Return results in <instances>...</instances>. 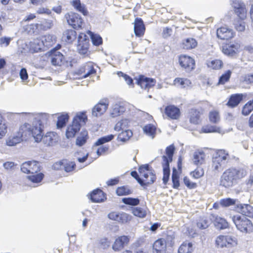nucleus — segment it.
Listing matches in <instances>:
<instances>
[{"mask_svg":"<svg viewBox=\"0 0 253 253\" xmlns=\"http://www.w3.org/2000/svg\"><path fill=\"white\" fill-rule=\"evenodd\" d=\"M216 34L219 39L228 40L234 37V33L231 29L221 27L217 30Z\"/></svg>","mask_w":253,"mask_h":253,"instance_id":"19","label":"nucleus"},{"mask_svg":"<svg viewBox=\"0 0 253 253\" xmlns=\"http://www.w3.org/2000/svg\"><path fill=\"white\" fill-rule=\"evenodd\" d=\"M224 164L219 162H216L214 159L212 158V167L214 170L219 171L222 169V165Z\"/></svg>","mask_w":253,"mask_h":253,"instance_id":"63","label":"nucleus"},{"mask_svg":"<svg viewBox=\"0 0 253 253\" xmlns=\"http://www.w3.org/2000/svg\"><path fill=\"white\" fill-rule=\"evenodd\" d=\"M12 38L10 37H3L0 38V46L1 47H6L9 44Z\"/></svg>","mask_w":253,"mask_h":253,"instance_id":"60","label":"nucleus"},{"mask_svg":"<svg viewBox=\"0 0 253 253\" xmlns=\"http://www.w3.org/2000/svg\"><path fill=\"white\" fill-rule=\"evenodd\" d=\"M130 175L136 179L137 182L143 187L148 186L149 185V184L147 183V181L145 180V178H142L139 177L138 173L136 171H132L130 172Z\"/></svg>","mask_w":253,"mask_h":253,"instance_id":"46","label":"nucleus"},{"mask_svg":"<svg viewBox=\"0 0 253 253\" xmlns=\"http://www.w3.org/2000/svg\"><path fill=\"white\" fill-rule=\"evenodd\" d=\"M29 164V168L32 174L37 173L41 170L40 163L36 161H28Z\"/></svg>","mask_w":253,"mask_h":253,"instance_id":"41","label":"nucleus"},{"mask_svg":"<svg viewBox=\"0 0 253 253\" xmlns=\"http://www.w3.org/2000/svg\"><path fill=\"white\" fill-rule=\"evenodd\" d=\"M89 39L84 33H81L78 37L77 50L80 54L87 55L88 51Z\"/></svg>","mask_w":253,"mask_h":253,"instance_id":"10","label":"nucleus"},{"mask_svg":"<svg viewBox=\"0 0 253 253\" xmlns=\"http://www.w3.org/2000/svg\"><path fill=\"white\" fill-rule=\"evenodd\" d=\"M179 63L181 67L189 72L194 69L195 61L189 56L181 55L179 57Z\"/></svg>","mask_w":253,"mask_h":253,"instance_id":"13","label":"nucleus"},{"mask_svg":"<svg viewBox=\"0 0 253 253\" xmlns=\"http://www.w3.org/2000/svg\"><path fill=\"white\" fill-rule=\"evenodd\" d=\"M232 219L237 229L240 232L245 234L253 232V224L246 216L237 214L233 216Z\"/></svg>","mask_w":253,"mask_h":253,"instance_id":"6","label":"nucleus"},{"mask_svg":"<svg viewBox=\"0 0 253 253\" xmlns=\"http://www.w3.org/2000/svg\"><path fill=\"white\" fill-rule=\"evenodd\" d=\"M145 26L143 20L140 18H136L134 22V32L137 37L143 35L145 31Z\"/></svg>","mask_w":253,"mask_h":253,"instance_id":"22","label":"nucleus"},{"mask_svg":"<svg viewBox=\"0 0 253 253\" xmlns=\"http://www.w3.org/2000/svg\"><path fill=\"white\" fill-rule=\"evenodd\" d=\"M116 192L117 195L121 196L130 195L132 193V191L128 186H122L118 187L116 189Z\"/></svg>","mask_w":253,"mask_h":253,"instance_id":"38","label":"nucleus"},{"mask_svg":"<svg viewBox=\"0 0 253 253\" xmlns=\"http://www.w3.org/2000/svg\"><path fill=\"white\" fill-rule=\"evenodd\" d=\"M171 178L173 184L172 187L174 189H178L180 185L179 181V175L175 168H173L172 169Z\"/></svg>","mask_w":253,"mask_h":253,"instance_id":"43","label":"nucleus"},{"mask_svg":"<svg viewBox=\"0 0 253 253\" xmlns=\"http://www.w3.org/2000/svg\"><path fill=\"white\" fill-rule=\"evenodd\" d=\"M52 26V24L50 20H44L40 23H36L31 25V29L33 30L34 33H38L40 31H46L50 29Z\"/></svg>","mask_w":253,"mask_h":253,"instance_id":"15","label":"nucleus"},{"mask_svg":"<svg viewBox=\"0 0 253 253\" xmlns=\"http://www.w3.org/2000/svg\"><path fill=\"white\" fill-rule=\"evenodd\" d=\"M232 6L234 12L240 19H244L246 17L247 10L245 4L240 0H232Z\"/></svg>","mask_w":253,"mask_h":253,"instance_id":"12","label":"nucleus"},{"mask_svg":"<svg viewBox=\"0 0 253 253\" xmlns=\"http://www.w3.org/2000/svg\"><path fill=\"white\" fill-rule=\"evenodd\" d=\"M132 135V132L129 129L122 131V132L118 134V140L126 142L128 140Z\"/></svg>","mask_w":253,"mask_h":253,"instance_id":"37","label":"nucleus"},{"mask_svg":"<svg viewBox=\"0 0 253 253\" xmlns=\"http://www.w3.org/2000/svg\"><path fill=\"white\" fill-rule=\"evenodd\" d=\"M143 131L147 135L153 138L156 134V128L152 124H148L143 128Z\"/></svg>","mask_w":253,"mask_h":253,"instance_id":"36","label":"nucleus"},{"mask_svg":"<svg viewBox=\"0 0 253 253\" xmlns=\"http://www.w3.org/2000/svg\"><path fill=\"white\" fill-rule=\"evenodd\" d=\"M122 202L126 205L135 206L139 204L140 200L138 198L128 197L123 198Z\"/></svg>","mask_w":253,"mask_h":253,"instance_id":"49","label":"nucleus"},{"mask_svg":"<svg viewBox=\"0 0 253 253\" xmlns=\"http://www.w3.org/2000/svg\"><path fill=\"white\" fill-rule=\"evenodd\" d=\"M71 3L73 6L77 11L82 13L84 16L88 15V12L85 4L82 3L80 0H73Z\"/></svg>","mask_w":253,"mask_h":253,"instance_id":"27","label":"nucleus"},{"mask_svg":"<svg viewBox=\"0 0 253 253\" xmlns=\"http://www.w3.org/2000/svg\"><path fill=\"white\" fill-rule=\"evenodd\" d=\"M110 242L106 238H102L99 241V246L101 248L106 249L110 246Z\"/></svg>","mask_w":253,"mask_h":253,"instance_id":"64","label":"nucleus"},{"mask_svg":"<svg viewBox=\"0 0 253 253\" xmlns=\"http://www.w3.org/2000/svg\"><path fill=\"white\" fill-rule=\"evenodd\" d=\"M247 171L243 169L230 168L226 169L220 178V185L230 188L236 184L237 181L247 175Z\"/></svg>","mask_w":253,"mask_h":253,"instance_id":"3","label":"nucleus"},{"mask_svg":"<svg viewBox=\"0 0 253 253\" xmlns=\"http://www.w3.org/2000/svg\"><path fill=\"white\" fill-rule=\"evenodd\" d=\"M209 119L213 123L215 124L218 122L220 119L218 112L215 111L210 112Z\"/></svg>","mask_w":253,"mask_h":253,"instance_id":"57","label":"nucleus"},{"mask_svg":"<svg viewBox=\"0 0 253 253\" xmlns=\"http://www.w3.org/2000/svg\"><path fill=\"white\" fill-rule=\"evenodd\" d=\"M7 132V126L5 121H2V116H0V138L5 135Z\"/></svg>","mask_w":253,"mask_h":253,"instance_id":"55","label":"nucleus"},{"mask_svg":"<svg viewBox=\"0 0 253 253\" xmlns=\"http://www.w3.org/2000/svg\"><path fill=\"white\" fill-rule=\"evenodd\" d=\"M229 158V155L224 150H218L214 155L213 159L216 162L218 161L221 163L225 164V161Z\"/></svg>","mask_w":253,"mask_h":253,"instance_id":"28","label":"nucleus"},{"mask_svg":"<svg viewBox=\"0 0 253 253\" xmlns=\"http://www.w3.org/2000/svg\"><path fill=\"white\" fill-rule=\"evenodd\" d=\"M129 241V238L127 236H122L116 239L112 246V249L115 251H119L123 249Z\"/></svg>","mask_w":253,"mask_h":253,"instance_id":"18","label":"nucleus"},{"mask_svg":"<svg viewBox=\"0 0 253 253\" xmlns=\"http://www.w3.org/2000/svg\"><path fill=\"white\" fill-rule=\"evenodd\" d=\"M174 150V146L173 144H171L166 148V153L167 156L164 155L162 156L163 181L165 184H166L169 180L170 175L169 163L172 161Z\"/></svg>","mask_w":253,"mask_h":253,"instance_id":"5","label":"nucleus"},{"mask_svg":"<svg viewBox=\"0 0 253 253\" xmlns=\"http://www.w3.org/2000/svg\"><path fill=\"white\" fill-rule=\"evenodd\" d=\"M118 75L119 77H123L124 79L126 81V84L129 85L133 84V81L132 79L126 74H124L122 72H119Z\"/></svg>","mask_w":253,"mask_h":253,"instance_id":"59","label":"nucleus"},{"mask_svg":"<svg viewBox=\"0 0 253 253\" xmlns=\"http://www.w3.org/2000/svg\"><path fill=\"white\" fill-rule=\"evenodd\" d=\"M193 251L191 243L184 242L179 248L178 253H191Z\"/></svg>","mask_w":253,"mask_h":253,"instance_id":"39","label":"nucleus"},{"mask_svg":"<svg viewBox=\"0 0 253 253\" xmlns=\"http://www.w3.org/2000/svg\"><path fill=\"white\" fill-rule=\"evenodd\" d=\"M88 138L87 131L85 129H83L76 138V145L79 147L83 146L86 143Z\"/></svg>","mask_w":253,"mask_h":253,"instance_id":"26","label":"nucleus"},{"mask_svg":"<svg viewBox=\"0 0 253 253\" xmlns=\"http://www.w3.org/2000/svg\"><path fill=\"white\" fill-rule=\"evenodd\" d=\"M167 241L163 238L156 240L153 245V253H163L166 248Z\"/></svg>","mask_w":253,"mask_h":253,"instance_id":"23","label":"nucleus"},{"mask_svg":"<svg viewBox=\"0 0 253 253\" xmlns=\"http://www.w3.org/2000/svg\"><path fill=\"white\" fill-rule=\"evenodd\" d=\"M56 42V38L51 35H46L40 37L34 40V44L37 45L36 47L38 50H44L45 47L49 48L53 45Z\"/></svg>","mask_w":253,"mask_h":253,"instance_id":"8","label":"nucleus"},{"mask_svg":"<svg viewBox=\"0 0 253 253\" xmlns=\"http://www.w3.org/2000/svg\"><path fill=\"white\" fill-rule=\"evenodd\" d=\"M216 246L229 252L237 244V239L231 235H220L216 238Z\"/></svg>","mask_w":253,"mask_h":253,"instance_id":"7","label":"nucleus"},{"mask_svg":"<svg viewBox=\"0 0 253 253\" xmlns=\"http://www.w3.org/2000/svg\"><path fill=\"white\" fill-rule=\"evenodd\" d=\"M197 45L196 41L193 38H187L183 41L182 46L185 49H190L195 47Z\"/></svg>","mask_w":253,"mask_h":253,"instance_id":"31","label":"nucleus"},{"mask_svg":"<svg viewBox=\"0 0 253 253\" xmlns=\"http://www.w3.org/2000/svg\"><path fill=\"white\" fill-rule=\"evenodd\" d=\"M128 121L127 119L122 120L118 122L114 126V129L116 131H120L127 130Z\"/></svg>","mask_w":253,"mask_h":253,"instance_id":"40","label":"nucleus"},{"mask_svg":"<svg viewBox=\"0 0 253 253\" xmlns=\"http://www.w3.org/2000/svg\"><path fill=\"white\" fill-rule=\"evenodd\" d=\"M131 216L126 212H121L119 214L118 222L121 223H126L130 220Z\"/></svg>","mask_w":253,"mask_h":253,"instance_id":"53","label":"nucleus"},{"mask_svg":"<svg viewBox=\"0 0 253 253\" xmlns=\"http://www.w3.org/2000/svg\"><path fill=\"white\" fill-rule=\"evenodd\" d=\"M191 81L187 79L177 78L174 80V84L181 88H185L191 84Z\"/></svg>","mask_w":253,"mask_h":253,"instance_id":"33","label":"nucleus"},{"mask_svg":"<svg viewBox=\"0 0 253 253\" xmlns=\"http://www.w3.org/2000/svg\"><path fill=\"white\" fill-rule=\"evenodd\" d=\"M87 121V117L85 112L77 113L72 124L66 128V137L68 139L74 138L80 130L81 127L85 125Z\"/></svg>","mask_w":253,"mask_h":253,"instance_id":"4","label":"nucleus"},{"mask_svg":"<svg viewBox=\"0 0 253 253\" xmlns=\"http://www.w3.org/2000/svg\"><path fill=\"white\" fill-rule=\"evenodd\" d=\"M132 212L134 215L140 218H144L146 215V211L140 207L133 208Z\"/></svg>","mask_w":253,"mask_h":253,"instance_id":"48","label":"nucleus"},{"mask_svg":"<svg viewBox=\"0 0 253 253\" xmlns=\"http://www.w3.org/2000/svg\"><path fill=\"white\" fill-rule=\"evenodd\" d=\"M66 18L69 25L74 29H79L82 27L83 20L78 13L70 12L66 15Z\"/></svg>","mask_w":253,"mask_h":253,"instance_id":"11","label":"nucleus"},{"mask_svg":"<svg viewBox=\"0 0 253 253\" xmlns=\"http://www.w3.org/2000/svg\"><path fill=\"white\" fill-rule=\"evenodd\" d=\"M204 158V154L203 152H195L193 154V163L196 165H201Z\"/></svg>","mask_w":253,"mask_h":253,"instance_id":"42","label":"nucleus"},{"mask_svg":"<svg viewBox=\"0 0 253 253\" xmlns=\"http://www.w3.org/2000/svg\"><path fill=\"white\" fill-rule=\"evenodd\" d=\"M200 113L196 109H192L190 111V122L193 124L200 123Z\"/></svg>","mask_w":253,"mask_h":253,"instance_id":"32","label":"nucleus"},{"mask_svg":"<svg viewBox=\"0 0 253 253\" xmlns=\"http://www.w3.org/2000/svg\"><path fill=\"white\" fill-rule=\"evenodd\" d=\"M239 45L238 44H226L223 46V52L230 57H233L237 54Z\"/></svg>","mask_w":253,"mask_h":253,"instance_id":"25","label":"nucleus"},{"mask_svg":"<svg viewBox=\"0 0 253 253\" xmlns=\"http://www.w3.org/2000/svg\"><path fill=\"white\" fill-rule=\"evenodd\" d=\"M210 225V221L207 219L202 218L197 223V227L200 229L207 228Z\"/></svg>","mask_w":253,"mask_h":253,"instance_id":"56","label":"nucleus"},{"mask_svg":"<svg viewBox=\"0 0 253 253\" xmlns=\"http://www.w3.org/2000/svg\"><path fill=\"white\" fill-rule=\"evenodd\" d=\"M44 175L42 173H39L36 174L28 176V178L33 183L40 182L43 179Z\"/></svg>","mask_w":253,"mask_h":253,"instance_id":"51","label":"nucleus"},{"mask_svg":"<svg viewBox=\"0 0 253 253\" xmlns=\"http://www.w3.org/2000/svg\"><path fill=\"white\" fill-rule=\"evenodd\" d=\"M253 110V100L248 102L243 107L242 114L245 116L248 115Z\"/></svg>","mask_w":253,"mask_h":253,"instance_id":"50","label":"nucleus"},{"mask_svg":"<svg viewBox=\"0 0 253 253\" xmlns=\"http://www.w3.org/2000/svg\"><path fill=\"white\" fill-rule=\"evenodd\" d=\"M115 135L113 134H110L107 136H104L99 138L95 143L94 145L100 146L103 144L110 142L113 140L114 138Z\"/></svg>","mask_w":253,"mask_h":253,"instance_id":"45","label":"nucleus"},{"mask_svg":"<svg viewBox=\"0 0 253 253\" xmlns=\"http://www.w3.org/2000/svg\"><path fill=\"white\" fill-rule=\"evenodd\" d=\"M237 200L231 199L230 198L222 199L220 200V205L223 207H228L230 206L235 205L237 204L236 202Z\"/></svg>","mask_w":253,"mask_h":253,"instance_id":"44","label":"nucleus"},{"mask_svg":"<svg viewBox=\"0 0 253 253\" xmlns=\"http://www.w3.org/2000/svg\"><path fill=\"white\" fill-rule=\"evenodd\" d=\"M87 34L90 37L91 42L93 45L99 46L102 43V39L100 35L94 34L90 31H88Z\"/></svg>","mask_w":253,"mask_h":253,"instance_id":"35","label":"nucleus"},{"mask_svg":"<svg viewBox=\"0 0 253 253\" xmlns=\"http://www.w3.org/2000/svg\"><path fill=\"white\" fill-rule=\"evenodd\" d=\"M210 218L211 220L213 221L215 227L217 229L222 230L228 227V223L226 220L217 215L211 214Z\"/></svg>","mask_w":253,"mask_h":253,"instance_id":"16","label":"nucleus"},{"mask_svg":"<svg viewBox=\"0 0 253 253\" xmlns=\"http://www.w3.org/2000/svg\"><path fill=\"white\" fill-rule=\"evenodd\" d=\"M40 130L39 128H36V131H32V125L26 123L20 126L16 135L8 138L6 144L8 146H14L24 140H27L31 136L34 138L36 141H38L41 138Z\"/></svg>","mask_w":253,"mask_h":253,"instance_id":"2","label":"nucleus"},{"mask_svg":"<svg viewBox=\"0 0 253 253\" xmlns=\"http://www.w3.org/2000/svg\"><path fill=\"white\" fill-rule=\"evenodd\" d=\"M236 208L238 212L245 216H250L253 213V207L249 204H237Z\"/></svg>","mask_w":253,"mask_h":253,"instance_id":"21","label":"nucleus"},{"mask_svg":"<svg viewBox=\"0 0 253 253\" xmlns=\"http://www.w3.org/2000/svg\"><path fill=\"white\" fill-rule=\"evenodd\" d=\"M156 81L152 78L140 76L137 80V84L142 88L149 89L155 85Z\"/></svg>","mask_w":253,"mask_h":253,"instance_id":"17","label":"nucleus"},{"mask_svg":"<svg viewBox=\"0 0 253 253\" xmlns=\"http://www.w3.org/2000/svg\"><path fill=\"white\" fill-rule=\"evenodd\" d=\"M108 106V100L107 99L101 100L92 109V115L95 117L100 116L106 111Z\"/></svg>","mask_w":253,"mask_h":253,"instance_id":"14","label":"nucleus"},{"mask_svg":"<svg viewBox=\"0 0 253 253\" xmlns=\"http://www.w3.org/2000/svg\"><path fill=\"white\" fill-rule=\"evenodd\" d=\"M65 36L66 42L70 43L76 39V32L73 30H67L64 34Z\"/></svg>","mask_w":253,"mask_h":253,"instance_id":"47","label":"nucleus"},{"mask_svg":"<svg viewBox=\"0 0 253 253\" xmlns=\"http://www.w3.org/2000/svg\"><path fill=\"white\" fill-rule=\"evenodd\" d=\"M219 128L215 126H206L202 127V130L204 133H210L218 131Z\"/></svg>","mask_w":253,"mask_h":253,"instance_id":"62","label":"nucleus"},{"mask_svg":"<svg viewBox=\"0 0 253 253\" xmlns=\"http://www.w3.org/2000/svg\"><path fill=\"white\" fill-rule=\"evenodd\" d=\"M243 99V95L241 94H235L232 95L227 104L231 107L237 106Z\"/></svg>","mask_w":253,"mask_h":253,"instance_id":"30","label":"nucleus"},{"mask_svg":"<svg viewBox=\"0 0 253 253\" xmlns=\"http://www.w3.org/2000/svg\"><path fill=\"white\" fill-rule=\"evenodd\" d=\"M166 115L173 120L178 119L180 115V110L174 105L167 106L165 109Z\"/></svg>","mask_w":253,"mask_h":253,"instance_id":"20","label":"nucleus"},{"mask_svg":"<svg viewBox=\"0 0 253 253\" xmlns=\"http://www.w3.org/2000/svg\"><path fill=\"white\" fill-rule=\"evenodd\" d=\"M54 54L51 56V62L54 66H61L63 64V55L56 50L54 51Z\"/></svg>","mask_w":253,"mask_h":253,"instance_id":"29","label":"nucleus"},{"mask_svg":"<svg viewBox=\"0 0 253 253\" xmlns=\"http://www.w3.org/2000/svg\"><path fill=\"white\" fill-rule=\"evenodd\" d=\"M49 115L47 114H42L35 118V120L32 124V131H36V128L40 129V139L38 142L42 141L43 143L47 146L54 145L58 141L57 134L54 132H47L44 136H43L42 130L44 124L46 123Z\"/></svg>","mask_w":253,"mask_h":253,"instance_id":"1","label":"nucleus"},{"mask_svg":"<svg viewBox=\"0 0 253 253\" xmlns=\"http://www.w3.org/2000/svg\"><path fill=\"white\" fill-rule=\"evenodd\" d=\"M89 198L92 202L100 203L104 201L105 196L101 190L96 189L91 192Z\"/></svg>","mask_w":253,"mask_h":253,"instance_id":"24","label":"nucleus"},{"mask_svg":"<svg viewBox=\"0 0 253 253\" xmlns=\"http://www.w3.org/2000/svg\"><path fill=\"white\" fill-rule=\"evenodd\" d=\"M140 176L145 178L149 185L153 184L156 179L154 170L148 164L141 166L138 169Z\"/></svg>","mask_w":253,"mask_h":253,"instance_id":"9","label":"nucleus"},{"mask_svg":"<svg viewBox=\"0 0 253 253\" xmlns=\"http://www.w3.org/2000/svg\"><path fill=\"white\" fill-rule=\"evenodd\" d=\"M243 20L240 19L234 22L235 28L239 32H243L245 30L246 23Z\"/></svg>","mask_w":253,"mask_h":253,"instance_id":"54","label":"nucleus"},{"mask_svg":"<svg viewBox=\"0 0 253 253\" xmlns=\"http://www.w3.org/2000/svg\"><path fill=\"white\" fill-rule=\"evenodd\" d=\"M231 71L230 70L227 71L224 74H222L219 78L218 84H223L228 82L231 75Z\"/></svg>","mask_w":253,"mask_h":253,"instance_id":"52","label":"nucleus"},{"mask_svg":"<svg viewBox=\"0 0 253 253\" xmlns=\"http://www.w3.org/2000/svg\"><path fill=\"white\" fill-rule=\"evenodd\" d=\"M125 111V108L122 106L118 104L114 105L110 115L112 118H115L121 115Z\"/></svg>","mask_w":253,"mask_h":253,"instance_id":"34","label":"nucleus"},{"mask_svg":"<svg viewBox=\"0 0 253 253\" xmlns=\"http://www.w3.org/2000/svg\"><path fill=\"white\" fill-rule=\"evenodd\" d=\"M183 181L185 185L189 189H194L197 186L196 183L191 182L187 176L184 177Z\"/></svg>","mask_w":253,"mask_h":253,"instance_id":"61","label":"nucleus"},{"mask_svg":"<svg viewBox=\"0 0 253 253\" xmlns=\"http://www.w3.org/2000/svg\"><path fill=\"white\" fill-rule=\"evenodd\" d=\"M76 164L74 162L64 163V171L69 172L74 170L76 168Z\"/></svg>","mask_w":253,"mask_h":253,"instance_id":"58","label":"nucleus"}]
</instances>
